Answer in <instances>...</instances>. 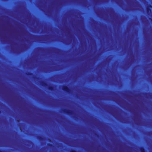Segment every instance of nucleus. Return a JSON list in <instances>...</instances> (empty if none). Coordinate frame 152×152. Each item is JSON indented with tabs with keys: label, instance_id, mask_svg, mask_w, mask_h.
<instances>
[{
	"label": "nucleus",
	"instance_id": "nucleus-1",
	"mask_svg": "<svg viewBox=\"0 0 152 152\" xmlns=\"http://www.w3.org/2000/svg\"><path fill=\"white\" fill-rule=\"evenodd\" d=\"M63 111L64 113L68 115H72L73 113L72 111L71 110L66 109H63Z\"/></svg>",
	"mask_w": 152,
	"mask_h": 152
},
{
	"label": "nucleus",
	"instance_id": "nucleus-2",
	"mask_svg": "<svg viewBox=\"0 0 152 152\" xmlns=\"http://www.w3.org/2000/svg\"><path fill=\"white\" fill-rule=\"evenodd\" d=\"M62 90L64 92L69 93L70 92V90L69 88L67 86H64L62 87Z\"/></svg>",
	"mask_w": 152,
	"mask_h": 152
},
{
	"label": "nucleus",
	"instance_id": "nucleus-3",
	"mask_svg": "<svg viewBox=\"0 0 152 152\" xmlns=\"http://www.w3.org/2000/svg\"><path fill=\"white\" fill-rule=\"evenodd\" d=\"M141 152H146L145 150L143 147H141L140 148Z\"/></svg>",
	"mask_w": 152,
	"mask_h": 152
},
{
	"label": "nucleus",
	"instance_id": "nucleus-4",
	"mask_svg": "<svg viewBox=\"0 0 152 152\" xmlns=\"http://www.w3.org/2000/svg\"><path fill=\"white\" fill-rule=\"evenodd\" d=\"M48 89L51 91H53L54 89V88L52 86H49L48 87Z\"/></svg>",
	"mask_w": 152,
	"mask_h": 152
},
{
	"label": "nucleus",
	"instance_id": "nucleus-5",
	"mask_svg": "<svg viewBox=\"0 0 152 152\" xmlns=\"http://www.w3.org/2000/svg\"><path fill=\"white\" fill-rule=\"evenodd\" d=\"M41 85L44 86H48L47 84L44 81H42L41 82Z\"/></svg>",
	"mask_w": 152,
	"mask_h": 152
},
{
	"label": "nucleus",
	"instance_id": "nucleus-6",
	"mask_svg": "<svg viewBox=\"0 0 152 152\" xmlns=\"http://www.w3.org/2000/svg\"><path fill=\"white\" fill-rule=\"evenodd\" d=\"M33 74L32 73H31V72H27V73H26V75H27L31 76V75H32Z\"/></svg>",
	"mask_w": 152,
	"mask_h": 152
},
{
	"label": "nucleus",
	"instance_id": "nucleus-7",
	"mask_svg": "<svg viewBox=\"0 0 152 152\" xmlns=\"http://www.w3.org/2000/svg\"><path fill=\"white\" fill-rule=\"evenodd\" d=\"M38 138L40 140H43V138L42 137H41L40 136H38Z\"/></svg>",
	"mask_w": 152,
	"mask_h": 152
},
{
	"label": "nucleus",
	"instance_id": "nucleus-8",
	"mask_svg": "<svg viewBox=\"0 0 152 152\" xmlns=\"http://www.w3.org/2000/svg\"><path fill=\"white\" fill-rule=\"evenodd\" d=\"M48 146H49L50 147H52L53 146V145L52 144L50 143H48Z\"/></svg>",
	"mask_w": 152,
	"mask_h": 152
},
{
	"label": "nucleus",
	"instance_id": "nucleus-9",
	"mask_svg": "<svg viewBox=\"0 0 152 152\" xmlns=\"http://www.w3.org/2000/svg\"><path fill=\"white\" fill-rule=\"evenodd\" d=\"M70 152H77L75 150H72L70 151Z\"/></svg>",
	"mask_w": 152,
	"mask_h": 152
},
{
	"label": "nucleus",
	"instance_id": "nucleus-10",
	"mask_svg": "<svg viewBox=\"0 0 152 152\" xmlns=\"http://www.w3.org/2000/svg\"><path fill=\"white\" fill-rule=\"evenodd\" d=\"M148 7H150V8H152V6L151 5H150L149 6H148Z\"/></svg>",
	"mask_w": 152,
	"mask_h": 152
},
{
	"label": "nucleus",
	"instance_id": "nucleus-11",
	"mask_svg": "<svg viewBox=\"0 0 152 152\" xmlns=\"http://www.w3.org/2000/svg\"><path fill=\"white\" fill-rule=\"evenodd\" d=\"M147 11H148L149 10V9L148 8H147Z\"/></svg>",
	"mask_w": 152,
	"mask_h": 152
},
{
	"label": "nucleus",
	"instance_id": "nucleus-12",
	"mask_svg": "<svg viewBox=\"0 0 152 152\" xmlns=\"http://www.w3.org/2000/svg\"><path fill=\"white\" fill-rule=\"evenodd\" d=\"M0 152H4L3 151L0 150Z\"/></svg>",
	"mask_w": 152,
	"mask_h": 152
},
{
	"label": "nucleus",
	"instance_id": "nucleus-13",
	"mask_svg": "<svg viewBox=\"0 0 152 152\" xmlns=\"http://www.w3.org/2000/svg\"><path fill=\"white\" fill-rule=\"evenodd\" d=\"M1 113V111L0 110V113Z\"/></svg>",
	"mask_w": 152,
	"mask_h": 152
}]
</instances>
